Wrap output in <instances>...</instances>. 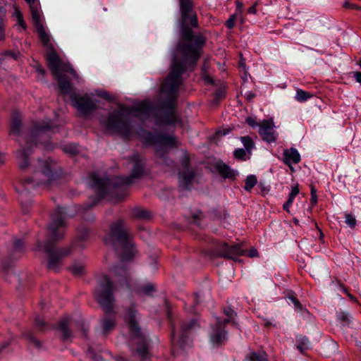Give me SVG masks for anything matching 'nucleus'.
Listing matches in <instances>:
<instances>
[{
  "label": "nucleus",
  "mask_w": 361,
  "mask_h": 361,
  "mask_svg": "<svg viewBox=\"0 0 361 361\" xmlns=\"http://www.w3.org/2000/svg\"><path fill=\"white\" fill-rule=\"evenodd\" d=\"M63 213V209L59 208L51 215V223L47 229V242H38L36 247L37 251L47 255L49 268H54L59 259L68 253L64 250L55 251L54 245V243L62 238L65 233Z\"/></svg>",
  "instance_id": "1"
},
{
  "label": "nucleus",
  "mask_w": 361,
  "mask_h": 361,
  "mask_svg": "<svg viewBox=\"0 0 361 361\" xmlns=\"http://www.w3.org/2000/svg\"><path fill=\"white\" fill-rule=\"evenodd\" d=\"M46 58L52 73L59 80L61 87L64 90H68L70 84L67 78L69 75H72L75 78H78L71 65L62 62L53 46L46 49Z\"/></svg>",
  "instance_id": "2"
},
{
  "label": "nucleus",
  "mask_w": 361,
  "mask_h": 361,
  "mask_svg": "<svg viewBox=\"0 0 361 361\" xmlns=\"http://www.w3.org/2000/svg\"><path fill=\"white\" fill-rule=\"evenodd\" d=\"M111 238L114 243H123V249L125 252L124 255L122 257L123 259L130 258L134 255V244L129 240L130 234L123 221H118L111 226Z\"/></svg>",
  "instance_id": "3"
},
{
  "label": "nucleus",
  "mask_w": 361,
  "mask_h": 361,
  "mask_svg": "<svg viewBox=\"0 0 361 361\" xmlns=\"http://www.w3.org/2000/svg\"><path fill=\"white\" fill-rule=\"evenodd\" d=\"M112 283L109 277L103 278L99 286L95 292V297L98 302L105 308H109L114 301L112 295Z\"/></svg>",
  "instance_id": "4"
},
{
  "label": "nucleus",
  "mask_w": 361,
  "mask_h": 361,
  "mask_svg": "<svg viewBox=\"0 0 361 361\" xmlns=\"http://www.w3.org/2000/svg\"><path fill=\"white\" fill-rule=\"evenodd\" d=\"M32 21L36 27L37 32L45 49L52 47L51 35L44 27V16L37 10L33 11Z\"/></svg>",
  "instance_id": "5"
},
{
  "label": "nucleus",
  "mask_w": 361,
  "mask_h": 361,
  "mask_svg": "<svg viewBox=\"0 0 361 361\" xmlns=\"http://www.w3.org/2000/svg\"><path fill=\"white\" fill-rule=\"evenodd\" d=\"M125 321L129 329L130 336L135 343L139 344L143 343L144 338L141 335L140 329L135 321V312L132 310H130L125 316Z\"/></svg>",
  "instance_id": "6"
},
{
  "label": "nucleus",
  "mask_w": 361,
  "mask_h": 361,
  "mask_svg": "<svg viewBox=\"0 0 361 361\" xmlns=\"http://www.w3.org/2000/svg\"><path fill=\"white\" fill-rule=\"evenodd\" d=\"M275 125L272 119L264 120L259 124V133L267 142H274L278 134L275 131Z\"/></svg>",
  "instance_id": "7"
},
{
  "label": "nucleus",
  "mask_w": 361,
  "mask_h": 361,
  "mask_svg": "<svg viewBox=\"0 0 361 361\" xmlns=\"http://www.w3.org/2000/svg\"><path fill=\"white\" fill-rule=\"evenodd\" d=\"M37 174L41 177V183L44 184H49L59 177L56 166H51L47 161L41 163Z\"/></svg>",
  "instance_id": "8"
},
{
  "label": "nucleus",
  "mask_w": 361,
  "mask_h": 361,
  "mask_svg": "<svg viewBox=\"0 0 361 361\" xmlns=\"http://www.w3.org/2000/svg\"><path fill=\"white\" fill-rule=\"evenodd\" d=\"M71 104L78 112L83 114H86L92 109L90 99L78 94L71 96Z\"/></svg>",
  "instance_id": "9"
},
{
  "label": "nucleus",
  "mask_w": 361,
  "mask_h": 361,
  "mask_svg": "<svg viewBox=\"0 0 361 361\" xmlns=\"http://www.w3.org/2000/svg\"><path fill=\"white\" fill-rule=\"evenodd\" d=\"M183 67L179 64H174L171 68L170 75L165 82V90H173L178 83V77L183 73Z\"/></svg>",
  "instance_id": "10"
},
{
  "label": "nucleus",
  "mask_w": 361,
  "mask_h": 361,
  "mask_svg": "<svg viewBox=\"0 0 361 361\" xmlns=\"http://www.w3.org/2000/svg\"><path fill=\"white\" fill-rule=\"evenodd\" d=\"M283 162L293 171V164H298L300 161V155L295 148L286 149L283 151Z\"/></svg>",
  "instance_id": "11"
},
{
  "label": "nucleus",
  "mask_w": 361,
  "mask_h": 361,
  "mask_svg": "<svg viewBox=\"0 0 361 361\" xmlns=\"http://www.w3.org/2000/svg\"><path fill=\"white\" fill-rule=\"evenodd\" d=\"M181 51L186 61L191 60L195 61L200 56V48L195 46H183L181 48Z\"/></svg>",
  "instance_id": "12"
},
{
  "label": "nucleus",
  "mask_w": 361,
  "mask_h": 361,
  "mask_svg": "<svg viewBox=\"0 0 361 361\" xmlns=\"http://www.w3.org/2000/svg\"><path fill=\"white\" fill-rule=\"evenodd\" d=\"M226 333L218 328L211 335V342L213 345H219L224 343L226 340Z\"/></svg>",
  "instance_id": "13"
},
{
  "label": "nucleus",
  "mask_w": 361,
  "mask_h": 361,
  "mask_svg": "<svg viewBox=\"0 0 361 361\" xmlns=\"http://www.w3.org/2000/svg\"><path fill=\"white\" fill-rule=\"evenodd\" d=\"M219 171L224 178H233L238 173L236 171L232 170L226 164L219 165Z\"/></svg>",
  "instance_id": "14"
},
{
  "label": "nucleus",
  "mask_w": 361,
  "mask_h": 361,
  "mask_svg": "<svg viewBox=\"0 0 361 361\" xmlns=\"http://www.w3.org/2000/svg\"><path fill=\"white\" fill-rule=\"evenodd\" d=\"M17 157L20 167L23 169H25L28 165L26 149H23L19 151Z\"/></svg>",
  "instance_id": "15"
},
{
  "label": "nucleus",
  "mask_w": 361,
  "mask_h": 361,
  "mask_svg": "<svg viewBox=\"0 0 361 361\" xmlns=\"http://www.w3.org/2000/svg\"><path fill=\"white\" fill-rule=\"evenodd\" d=\"M180 9L182 12L183 20H186V14L190 12H192L190 8V0H180Z\"/></svg>",
  "instance_id": "16"
},
{
  "label": "nucleus",
  "mask_w": 361,
  "mask_h": 361,
  "mask_svg": "<svg viewBox=\"0 0 361 361\" xmlns=\"http://www.w3.org/2000/svg\"><path fill=\"white\" fill-rule=\"evenodd\" d=\"M115 326L114 320L111 318L104 319L102 322V331L103 333H107Z\"/></svg>",
  "instance_id": "17"
},
{
  "label": "nucleus",
  "mask_w": 361,
  "mask_h": 361,
  "mask_svg": "<svg viewBox=\"0 0 361 361\" xmlns=\"http://www.w3.org/2000/svg\"><path fill=\"white\" fill-rule=\"evenodd\" d=\"M310 346V342L305 337L300 336L297 338V348L302 352Z\"/></svg>",
  "instance_id": "18"
},
{
  "label": "nucleus",
  "mask_w": 361,
  "mask_h": 361,
  "mask_svg": "<svg viewBox=\"0 0 361 361\" xmlns=\"http://www.w3.org/2000/svg\"><path fill=\"white\" fill-rule=\"evenodd\" d=\"M312 97V94L302 90L298 89L296 91L295 99L298 102H305Z\"/></svg>",
  "instance_id": "19"
},
{
  "label": "nucleus",
  "mask_w": 361,
  "mask_h": 361,
  "mask_svg": "<svg viewBox=\"0 0 361 361\" xmlns=\"http://www.w3.org/2000/svg\"><path fill=\"white\" fill-rule=\"evenodd\" d=\"M247 361H266L267 356L264 353L257 354L256 353H250L247 358Z\"/></svg>",
  "instance_id": "20"
},
{
  "label": "nucleus",
  "mask_w": 361,
  "mask_h": 361,
  "mask_svg": "<svg viewBox=\"0 0 361 361\" xmlns=\"http://www.w3.org/2000/svg\"><path fill=\"white\" fill-rule=\"evenodd\" d=\"M192 178V173L190 171H188L185 173L180 175L179 181L185 186H187L190 183Z\"/></svg>",
  "instance_id": "21"
},
{
  "label": "nucleus",
  "mask_w": 361,
  "mask_h": 361,
  "mask_svg": "<svg viewBox=\"0 0 361 361\" xmlns=\"http://www.w3.org/2000/svg\"><path fill=\"white\" fill-rule=\"evenodd\" d=\"M257 183V178L255 176H249L245 180V185L244 188L246 190H250Z\"/></svg>",
  "instance_id": "22"
},
{
  "label": "nucleus",
  "mask_w": 361,
  "mask_h": 361,
  "mask_svg": "<svg viewBox=\"0 0 361 361\" xmlns=\"http://www.w3.org/2000/svg\"><path fill=\"white\" fill-rule=\"evenodd\" d=\"M59 329L62 333V336L63 339L66 340L71 336V333L67 328V324L66 322H61L59 325Z\"/></svg>",
  "instance_id": "23"
},
{
  "label": "nucleus",
  "mask_w": 361,
  "mask_h": 361,
  "mask_svg": "<svg viewBox=\"0 0 361 361\" xmlns=\"http://www.w3.org/2000/svg\"><path fill=\"white\" fill-rule=\"evenodd\" d=\"M21 126V123L18 120H15L12 122L11 124V134L12 135L17 136L19 134L20 129Z\"/></svg>",
  "instance_id": "24"
},
{
  "label": "nucleus",
  "mask_w": 361,
  "mask_h": 361,
  "mask_svg": "<svg viewBox=\"0 0 361 361\" xmlns=\"http://www.w3.org/2000/svg\"><path fill=\"white\" fill-rule=\"evenodd\" d=\"M84 269H85V267L81 264H78V263H75L71 270V272L75 275V276H78V275H80L83 271H84Z\"/></svg>",
  "instance_id": "25"
},
{
  "label": "nucleus",
  "mask_w": 361,
  "mask_h": 361,
  "mask_svg": "<svg viewBox=\"0 0 361 361\" xmlns=\"http://www.w3.org/2000/svg\"><path fill=\"white\" fill-rule=\"evenodd\" d=\"M345 222L350 227L354 228L356 225L357 221L355 217L351 214H345Z\"/></svg>",
  "instance_id": "26"
},
{
  "label": "nucleus",
  "mask_w": 361,
  "mask_h": 361,
  "mask_svg": "<svg viewBox=\"0 0 361 361\" xmlns=\"http://www.w3.org/2000/svg\"><path fill=\"white\" fill-rule=\"evenodd\" d=\"M25 1L30 6L32 16H33V11L34 10H37L39 13H42L41 8H40L38 3L36 2V0H25Z\"/></svg>",
  "instance_id": "27"
},
{
  "label": "nucleus",
  "mask_w": 361,
  "mask_h": 361,
  "mask_svg": "<svg viewBox=\"0 0 361 361\" xmlns=\"http://www.w3.org/2000/svg\"><path fill=\"white\" fill-rule=\"evenodd\" d=\"M241 140L245 147V149L250 151L253 148V142L250 138L243 137L241 138Z\"/></svg>",
  "instance_id": "28"
},
{
  "label": "nucleus",
  "mask_w": 361,
  "mask_h": 361,
  "mask_svg": "<svg viewBox=\"0 0 361 361\" xmlns=\"http://www.w3.org/2000/svg\"><path fill=\"white\" fill-rule=\"evenodd\" d=\"M185 23H190L192 26H195L197 25V19L195 15H193L192 12H190L186 14V20H183Z\"/></svg>",
  "instance_id": "29"
},
{
  "label": "nucleus",
  "mask_w": 361,
  "mask_h": 361,
  "mask_svg": "<svg viewBox=\"0 0 361 361\" xmlns=\"http://www.w3.org/2000/svg\"><path fill=\"white\" fill-rule=\"evenodd\" d=\"M4 16H5V11H1V13H0V39H3L4 37Z\"/></svg>",
  "instance_id": "30"
},
{
  "label": "nucleus",
  "mask_w": 361,
  "mask_h": 361,
  "mask_svg": "<svg viewBox=\"0 0 361 361\" xmlns=\"http://www.w3.org/2000/svg\"><path fill=\"white\" fill-rule=\"evenodd\" d=\"M298 193L299 189L298 185L293 187L291 189V192L289 193L288 201H289V202L293 203L294 198L295 197L296 195H298Z\"/></svg>",
  "instance_id": "31"
},
{
  "label": "nucleus",
  "mask_w": 361,
  "mask_h": 361,
  "mask_svg": "<svg viewBox=\"0 0 361 361\" xmlns=\"http://www.w3.org/2000/svg\"><path fill=\"white\" fill-rule=\"evenodd\" d=\"M247 152L248 151L245 149H238L235 150L234 155L238 159H243L246 156Z\"/></svg>",
  "instance_id": "32"
},
{
  "label": "nucleus",
  "mask_w": 361,
  "mask_h": 361,
  "mask_svg": "<svg viewBox=\"0 0 361 361\" xmlns=\"http://www.w3.org/2000/svg\"><path fill=\"white\" fill-rule=\"evenodd\" d=\"M154 290V286L152 284H149L146 287H144L140 290V293L143 295H149L151 292Z\"/></svg>",
  "instance_id": "33"
},
{
  "label": "nucleus",
  "mask_w": 361,
  "mask_h": 361,
  "mask_svg": "<svg viewBox=\"0 0 361 361\" xmlns=\"http://www.w3.org/2000/svg\"><path fill=\"white\" fill-rule=\"evenodd\" d=\"M235 23V15L231 16L226 21V25L228 28H232Z\"/></svg>",
  "instance_id": "34"
},
{
  "label": "nucleus",
  "mask_w": 361,
  "mask_h": 361,
  "mask_svg": "<svg viewBox=\"0 0 361 361\" xmlns=\"http://www.w3.org/2000/svg\"><path fill=\"white\" fill-rule=\"evenodd\" d=\"M311 197H312V202L314 204H316L317 202V197L316 195V189L314 187L311 188Z\"/></svg>",
  "instance_id": "35"
},
{
  "label": "nucleus",
  "mask_w": 361,
  "mask_h": 361,
  "mask_svg": "<svg viewBox=\"0 0 361 361\" xmlns=\"http://www.w3.org/2000/svg\"><path fill=\"white\" fill-rule=\"evenodd\" d=\"M137 351L140 355L144 356L147 352V348L146 345L145 344L142 347L137 348Z\"/></svg>",
  "instance_id": "36"
},
{
  "label": "nucleus",
  "mask_w": 361,
  "mask_h": 361,
  "mask_svg": "<svg viewBox=\"0 0 361 361\" xmlns=\"http://www.w3.org/2000/svg\"><path fill=\"white\" fill-rule=\"evenodd\" d=\"M290 300H291V302L293 303L295 307L297 309V310H302V306L300 304L299 301L294 298H290Z\"/></svg>",
  "instance_id": "37"
},
{
  "label": "nucleus",
  "mask_w": 361,
  "mask_h": 361,
  "mask_svg": "<svg viewBox=\"0 0 361 361\" xmlns=\"http://www.w3.org/2000/svg\"><path fill=\"white\" fill-rule=\"evenodd\" d=\"M353 76L356 80V82L361 84V72L360 71H355L353 73Z\"/></svg>",
  "instance_id": "38"
},
{
  "label": "nucleus",
  "mask_w": 361,
  "mask_h": 361,
  "mask_svg": "<svg viewBox=\"0 0 361 361\" xmlns=\"http://www.w3.org/2000/svg\"><path fill=\"white\" fill-rule=\"evenodd\" d=\"M13 16L15 17L16 20L18 21L19 19L22 18V14L19 9L18 8H15V11L13 13Z\"/></svg>",
  "instance_id": "39"
},
{
  "label": "nucleus",
  "mask_w": 361,
  "mask_h": 361,
  "mask_svg": "<svg viewBox=\"0 0 361 361\" xmlns=\"http://www.w3.org/2000/svg\"><path fill=\"white\" fill-rule=\"evenodd\" d=\"M26 145H27V147L30 146V145L32 142L34 140V135L31 134L30 135L25 137Z\"/></svg>",
  "instance_id": "40"
},
{
  "label": "nucleus",
  "mask_w": 361,
  "mask_h": 361,
  "mask_svg": "<svg viewBox=\"0 0 361 361\" xmlns=\"http://www.w3.org/2000/svg\"><path fill=\"white\" fill-rule=\"evenodd\" d=\"M249 257H255L258 256V252L256 249L252 248L249 251L248 253Z\"/></svg>",
  "instance_id": "41"
},
{
  "label": "nucleus",
  "mask_w": 361,
  "mask_h": 361,
  "mask_svg": "<svg viewBox=\"0 0 361 361\" xmlns=\"http://www.w3.org/2000/svg\"><path fill=\"white\" fill-rule=\"evenodd\" d=\"M246 121L252 127H255V126L259 127V124H257L255 123V121L252 118L249 117L246 119Z\"/></svg>",
  "instance_id": "42"
},
{
  "label": "nucleus",
  "mask_w": 361,
  "mask_h": 361,
  "mask_svg": "<svg viewBox=\"0 0 361 361\" xmlns=\"http://www.w3.org/2000/svg\"><path fill=\"white\" fill-rule=\"evenodd\" d=\"M231 250L232 253H234V254H236V255H242V251L239 248H237L235 247H231Z\"/></svg>",
  "instance_id": "43"
},
{
  "label": "nucleus",
  "mask_w": 361,
  "mask_h": 361,
  "mask_svg": "<svg viewBox=\"0 0 361 361\" xmlns=\"http://www.w3.org/2000/svg\"><path fill=\"white\" fill-rule=\"evenodd\" d=\"M17 23H18V25L19 26H20L23 30H25V28H26V25H25V22H24V20H23V18H20V19H19V20L17 21Z\"/></svg>",
  "instance_id": "44"
},
{
  "label": "nucleus",
  "mask_w": 361,
  "mask_h": 361,
  "mask_svg": "<svg viewBox=\"0 0 361 361\" xmlns=\"http://www.w3.org/2000/svg\"><path fill=\"white\" fill-rule=\"evenodd\" d=\"M248 13H252V14H255L257 13V10H256V8H255V6H251L249 9H248Z\"/></svg>",
  "instance_id": "45"
},
{
  "label": "nucleus",
  "mask_w": 361,
  "mask_h": 361,
  "mask_svg": "<svg viewBox=\"0 0 361 361\" xmlns=\"http://www.w3.org/2000/svg\"><path fill=\"white\" fill-rule=\"evenodd\" d=\"M36 322H37V325L39 326H42L44 324L42 318H37Z\"/></svg>",
  "instance_id": "46"
},
{
  "label": "nucleus",
  "mask_w": 361,
  "mask_h": 361,
  "mask_svg": "<svg viewBox=\"0 0 361 361\" xmlns=\"http://www.w3.org/2000/svg\"><path fill=\"white\" fill-rule=\"evenodd\" d=\"M339 317H341V319H342L343 320H347L348 319L349 317H350V315L348 313H345L343 314L342 315H340Z\"/></svg>",
  "instance_id": "47"
},
{
  "label": "nucleus",
  "mask_w": 361,
  "mask_h": 361,
  "mask_svg": "<svg viewBox=\"0 0 361 361\" xmlns=\"http://www.w3.org/2000/svg\"><path fill=\"white\" fill-rule=\"evenodd\" d=\"M292 204V202H289V201L287 200V202L283 204V209L286 211H288V208Z\"/></svg>",
  "instance_id": "48"
},
{
  "label": "nucleus",
  "mask_w": 361,
  "mask_h": 361,
  "mask_svg": "<svg viewBox=\"0 0 361 361\" xmlns=\"http://www.w3.org/2000/svg\"><path fill=\"white\" fill-rule=\"evenodd\" d=\"M135 170H137V173H139L140 172H141V171H142V169H141L140 166H136V168L135 169ZM137 176H138V174H134V173L133 174V178H135V177H137Z\"/></svg>",
  "instance_id": "49"
},
{
  "label": "nucleus",
  "mask_w": 361,
  "mask_h": 361,
  "mask_svg": "<svg viewBox=\"0 0 361 361\" xmlns=\"http://www.w3.org/2000/svg\"><path fill=\"white\" fill-rule=\"evenodd\" d=\"M156 154L157 156L159 157H162V152L160 149H156Z\"/></svg>",
  "instance_id": "50"
},
{
  "label": "nucleus",
  "mask_w": 361,
  "mask_h": 361,
  "mask_svg": "<svg viewBox=\"0 0 361 361\" xmlns=\"http://www.w3.org/2000/svg\"><path fill=\"white\" fill-rule=\"evenodd\" d=\"M92 361H104L103 358L99 356H96L93 358Z\"/></svg>",
  "instance_id": "51"
},
{
  "label": "nucleus",
  "mask_w": 361,
  "mask_h": 361,
  "mask_svg": "<svg viewBox=\"0 0 361 361\" xmlns=\"http://www.w3.org/2000/svg\"><path fill=\"white\" fill-rule=\"evenodd\" d=\"M122 271H123V269L121 267H116V270H115L116 274H120Z\"/></svg>",
  "instance_id": "52"
},
{
  "label": "nucleus",
  "mask_w": 361,
  "mask_h": 361,
  "mask_svg": "<svg viewBox=\"0 0 361 361\" xmlns=\"http://www.w3.org/2000/svg\"><path fill=\"white\" fill-rule=\"evenodd\" d=\"M237 7H238V8L239 10L242 9V8H243V4H242V3H240V2H239V1H238V2H237Z\"/></svg>",
  "instance_id": "53"
},
{
  "label": "nucleus",
  "mask_w": 361,
  "mask_h": 361,
  "mask_svg": "<svg viewBox=\"0 0 361 361\" xmlns=\"http://www.w3.org/2000/svg\"><path fill=\"white\" fill-rule=\"evenodd\" d=\"M167 141L168 142H175V139L173 137H169L167 139Z\"/></svg>",
  "instance_id": "54"
},
{
  "label": "nucleus",
  "mask_w": 361,
  "mask_h": 361,
  "mask_svg": "<svg viewBox=\"0 0 361 361\" xmlns=\"http://www.w3.org/2000/svg\"><path fill=\"white\" fill-rule=\"evenodd\" d=\"M331 345H332V348H334V350H336V343H332Z\"/></svg>",
  "instance_id": "55"
},
{
  "label": "nucleus",
  "mask_w": 361,
  "mask_h": 361,
  "mask_svg": "<svg viewBox=\"0 0 361 361\" xmlns=\"http://www.w3.org/2000/svg\"><path fill=\"white\" fill-rule=\"evenodd\" d=\"M358 65L360 66V67L361 68V59L359 60Z\"/></svg>",
  "instance_id": "56"
},
{
  "label": "nucleus",
  "mask_w": 361,
  "mask_h": 361,
  "mask_svg": "<svg viewBox=\"0 0 361 361\" xmlns=\"http://www.w3.org/2000/svg\"><path fill=\"white\" fill-rule=\"evenodd\" d=\"M38 72L43 74V71L42 70H39Z\"/></svg>",
  "instance_id": "57"
},
{
  "label": "nucleus",
  "mask_w": 361,
  "mask_h": 361,
  "mask_svg": "<svg viewBox=\"0 0 361 361\" xmlns=\"http://www.w3.org/2000/svg\"><path fill=\"white\" fill-rule=\"evenodd\" d=\"M16 246H18V242L16 243Z\"/></svg>",
  "instance_id": "58"
},
{
  "label": "nucleus",
  "mask_w": 361,
  "mask_h": 361,
  "mask_svg": "<svg viewBox=\"0 0 361 361\" xmlns=\"http://www.w3.org/2000/svg\"><path fill=\"white\" fill-rule=\"evenodd\" d=\"M32 180H27V183H29L30 182H31Z\"/></svg>",
  "instance_id": "59"
}]
</instances>
